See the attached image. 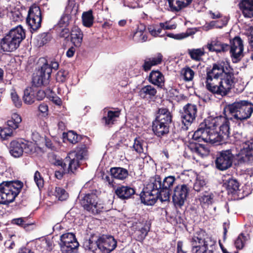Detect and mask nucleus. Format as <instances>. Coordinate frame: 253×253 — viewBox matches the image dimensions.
I'll list each match as a JSON object with an SVG mask.
<instances>
[{"instance_id": "obj_64", "label": "nucleus", "mask_w": 253, "mask_h": 253, "mask_svg": "<svg viewBox=\"0 0 253 253\" xmlns=\"http://www.w3.org/2000/svg\"><path fill=\"white\" fill-rule=\"evenodd\" d=\"M35 91L36 92V99L38 100H42L45 97V94L43 90H39Z\"/></svg>"}, {"instance_id": "obj_16", "label": "nucleus", "mask_w": 253, "mask_h": 253, "mask_svg": "<svg viewBox=\"0 0 253 253\" xmlns=\"http://www.w3.org/2000/svg\"><path fill=\"white\" fill-rule=\"evenodd\" d=\"M75 156L74 153H69L63 161L62 159L56 160L54 165L64 169L66 168L68 173H74L79 165V161L75 158Z\"/></svg>"}, {"instance_id": "obj_9", "label": "nucleus", "mask_w": 253, "mask_h": 253, "mask_svg": "<svg viewBox=\"0 0 253 253\" xmlns=\"http://www.w3.org/2000/svg\"><path fill=\"white\" fill-rule=\"evenodd\" d=\"M235 146L220 152L215 160L216 168L220 170H224L230 168L232 165L233 160L235 159Z\"/></svg>"}, {"instance_id": "obj_17", "label": "nucleus", "mask_w": 253, "mask_h": 253, "mask_svg": "<svg viewBox=\"0 0 253 253\" xmlns=\"http://www.w3.org/2000/svg\"><path fill=\"white\" fill-rule=\"evenodd\" d=\"M229 48L233 62H238L243 56L244 46L241 39L239 37H235L231 41Z\"/></svg>"}, {"instance_id": "obj_27", "label": "nucleus", "mask_w": 253, "mask_h": 253, "mask_svg": "<svg viewBox=\"0 0 253 253\" xmlns=\"http://www.w3.org/2000/svg\"><path fill=\"white\" fill-rule=\"evenodd\" d=\"M115 194L122 200L127 199L135 193L134 190L130 187L120 186L115 189Z\"/></svg>"}, {"instance_id": "obj_58", "label": "nucleus", "mask_w": 253, "mask_h": 253, "mask_svg": "<svg viewBox=\"0 0 253 253\" xmlns=\"http://www.w3.org/2000/svg\"><path fill=\"white\" fill-rule=\"evenodd\" d=\"M67 139L73 144L76 143L80 139V136L74 131H69L67 134Z\"/></svg>"}, {"instance_id": "obj_2", "label": "nucleus", "mask_w": 253, "mask_h": 253, "mask_svg": "<svg viewBox=\"0 0 253 253\" xmlns=\"http://www.w3.org/2000/svg\"><path fill=\"white\" fill-rule=\"evenodd\" d=\"M233 119L219 116L209 117L200 124L193 134L195 140L201 139L206 142L220 145L225 142L230 135V121Z\"/></svg>"}, {"instance_id": "obj_61", "label": "nucleus", "mask_w": 253, "mask_h": 253, "mask_svg": "<svg viewBox=\"0 0 253 253\" xmlns=\"http://www.w3.org/2000/svg\"><path fill=\"white\" fill-rule=\"evenodd\" d=\"M160 26L163 30H172L176 28L175 25H169L168 22L160 23Z\"/></svg>"}, {"instance_id": "obj_54", "label": "nucleus", "mask_w": 253, "mask_h": 253, "mask_svg": "<svg viewBox=\"0 0 253 253\" xmlns=\"http://www.w3.org/2000/svg\"><path fill=\"white\" fill-rule=\"evenodd\" d=\"M12 129L10 127L2 128L0 127V137L2 139H7L12 135Z\"/></svg>"}, {"instance_id": "obj_50", "label": "nucleus", "mask_w": 253, "mask_h": 253, "mask_svg": "<svg viewBox=\"0 0 253 253\" xmlns=\"http://www.w3.org/2000/svg\"><path fill=\"white\" fill-rule=\"evenodd\" d=\"M206 183L204 179L201 177H198L193 185V189L197 192H200L204 189Z\"/></svg>"}, {"instance_id": "obj_20", "label": "nucleus", "mask_w": 253, "mask_h": 253, "mask_svg": "<svg viewBox=\"0 0 253 253\" xmlns=\"http://www.w3.org/2000/svg\"><path fill=\"white\" fill-rule=\"evenodd\" d=\"M98 249L103 253H110L117 246V241L111 236L102 235L98 238Z\"/></svg>"}, {"instance_id": "obj_51", "label": "nucleus", "mask_w": 253, "mask_h": 253, "mask_svg": "<svg viewBox=\"0 0 253 253\" xmlns=\"http://www.w3.org/2000/svg\"><path fill=\"white\" fill-rule=\"evenodd\" d=\"M11 99L14 106L17 108L21 107L22 102L15 90H11L10 92Z\"/></svg>"}, {"instance_id": "obj_14", "label": "nucleus", "mask_w": 253, "mask_h": 253, "mask_svg": "<svg viewBox=\"0 0 253 253\" xmlns=\"http://www.w3.org/2000/svg\"><path fill=\"white\" fill-rule=\"evenodd\" d=\"M26 21L31 30L36 31L41 27L42 14L39 6L33 5L30 7Z\"/></svg>"}, {"instance_id": "obj_28", "label": "nucleus", "mask_w": 253, "mask_h": 253, "mask_svg": "<svg viewBox=\"0 0 253 253\" xmlns=\"http://www.w3.org/2000/svg\"><path fill=\"white\" fill-rule=\"evenodd\" d=\"M163 57V56L161 53H158L154 56L146 59L142 66L143 69L145 71L150 70L152 66L161 64L162 62Z\"/></svg>"}, {"instance_id": "obj_38", "label": "nucleus", "mask_w": 253, "mask_h": 253, "mask_svg": "<svg viewBox=\"0 0 253 253\" xmlns=\"http://www.w3.org/2000/svg\"><path fill=\"white\" fill-rule=\"evenodd\" d=\"M143 26L138 27L134 33L132 37L133 41L135 42H143L147 41V36Z\"/></svg>"}, {"instance_id": "obj_57", "label": "nucleus", "mask_w": 253, "mask_h": 253, "mask_svg": "<svg viewBox=\"0 0 253 253\" xmlns=\"http://www.w3.org/2000/svg\"><path fill=\"white\" fill-rule=\"evenodd\" d=\"M50 40V35L45 33L42 34L38 37L39 45V46H42L47 43Z\"/></svg>"}, {"instance_id": "obj_40", "label": "nucleus", "mask_w": 253, "mask_h": 253, "mask_svg": "<svg viewBox=\"0 0 253 253\" xmlns=\"http://www.w3.org/2000/svg\"><path fill=\"white\" fill-rule=\"evenodd\" d=\"M188 53L190 58L196 61H200L202 60V56L205 54L204 48L188 49Z\"/></svg>"}, {"instance_id": "obj_41", "label": "nucleus", "mask_w": 253, "mask_h": 253, "mask_svg": "<svg viewBox=\"0 0 253 253\" xmlns=\"http://www.w3.org/2000/svg\"><path fill=\"white\" fill-rule=\"evenodd\" d=\"M82 21L84 26L85 27L89 28L92 26L94 22V17L91 10L83 12Z\"/></svg>"}, {"instance_id": "obj_19", "label": "nucleus", "mask_w": 253, "mask_h": 253, "mask_svg": "<svg viewBox=\"0 0 253 253\" xmlns=\"http://www.w3.org/2000/svg\"><path fill=\"white\" fill-rule=\"evenodd\" d=\"M186 151L187 153H192L194 159H196V156L201 157L207 156L210 153L209 149L207 146L193 141H190L188 143L186 148Z\"/></svg>"}, {"instance_id": "obj_43", "label": "nucleus", "mask_w": 253, "mask_h": 253, "mask_svg": "<svg viewBox=\"0 0 253 253\" xmlns=\"http://www.w3.org/2000/svg\"><path fill=\"white\" fill-rule=\"evenodd\" d=\"M21 121L22 119L20 116L14 113L12 115L11 119L7 121V123L8 126L12 129H15L19 127Z\"/></svg>"}, {"instance_id": "obj_21", "label": "nucleus", "mask_w": 253, "mask_h": 253, "mask_svg": "<svg viewBox=\"0 0 253 253\" xmlns=\"http://www.w3.org/2000/svg\"><path fill=\"white\" fill-rule=\"evenodd\" d=\"M207 47L210 52H224L229 49V45L222 42L218 38H212L208 42Z\"/></svg>"}, {"instance_id": "obj_1", "label": "nucleus", "mask_w": 253, "mask_h": 253, "mask_svg": "<svg viewBox=\"0 0 253 253\" xmlns=\"http://www.w3.org/2000/svg\"><path fill=\"white\" fill-rule=\"evenodd\" d=\"M237 82L229 63L222 61L213 64L212 68L207 71L205 86L212 93L224 96L231 91Z\"/></svg>"}, {"instance_id": "obj_11", "label": "nucleus", "mask_w": 253, "mask_h": 253, "mask_svg": "<svg viewBox=\"0 0 253 253\" xmlns=\"http://www.w3.org/2000/svg\"><path fill=\"white\" fill-rule=\"evenodd\" d=\"M33 151L32 144L27 142L23 139L13 140L10 143L9 152L15 158L21 156L24 152L27 154H31Z\"/></svg>"}, {"instance_id": "obj_31", "label": "nucleus", "mask_w": 253, "mask_h": 253, "mask_svg": "<svg viewBox=\"0 0 253 253\" xmlns=\"http://www.w3.org/2000/svg\"><path fill=\"white\" fill-rule=\"evenodd\" d=\"M98 238L96 236H91L89 239L84 240L83 247L86 251L94 253L98 248Z\"/></svg>"}, {"instance_id": "obj_53", "label": "nucleus", "mask_w": 253, "mask_h": 253, "mask_svg": "<svg viewBox=\"0 0 253 253\" xmlns=\"http://www.w3.org/2000/svg\"><path fill=\"white\" fill-rule=\"evenodd\" d=\"M55 196L60 201L65 200L68 197V194L66 191L60 187H56Z\"/></svg>"}, {"instance_id": "obj_44", "label": "nucleus", "mask_w": 253, "mask_h": 253, "mask_svg": "<svg viewBox=\"0 0 253 253\" xmlns=\"http://www.w3.org/2000/svg\"><path fill=\"white\" fill-rule=\"evenodd\" d=\"M69 153H74L75 154V158L78 160H82L85 159L87 154L86 147L84 146L77 147L74 151L70 152Z\"/></svg>"}, {"instance_id": "obj_56", "label": "nucleus", "mask_w": 253, "mask_h": 253, "mask_svg": "<svg viewBox=\"0 0 253 253\" xmlns=\"http://www.w3.org/2000/svg\"><path fill=\"white\" fill-rule=\"evenodd\" d=\"M27 218L26 217H20L15 218L12 220L11 223L13 224H16L24 228L30 225H32V223H26Z\"/></svg>"}, {"instance_id": "obj_4", "label": "nucleus", "mask_w": 253, "mask_h": 253, "mask_svg": "<svg viewBox=\"0 0 253 253\" xmlns=\"http://www.w3.org/2000/svg\"><path fill=\"white\" fill-rule=\"evenodd\" d=\"M231 119L241 122L250 118L253 113V104L248 100H239L229 104L227 107Z\"/></svg>"}, {"instance_id": "obj_6", "label": "nucleus", "mask_w": 253, "mask_h": 253, "mask_svg": "<svg viewBox=\"0 0 253 253\" xmlns=\"http://www.w3.org/2000/svg\"><path fill=\"white\" fill-rule=\"evenodd\" d=\"M192 253H213L216 241L201 232L194 235L191 240Z\"/></svg>"}, {"instance_id": "obj_29", "label": "nucleus", "mask_w": 253, "mask_h": 253, "mask_svg": "<svg viewBox=\"0 0 253 253\" xmlns=\"http://www.w3.org/2000/svg\"><path fill=\"white\" fill-rule=\"evenodd\" d=\"M171 11L178 12L190 4L192 0H168Z\"/></svg>"}, {"instance_id": "obj_49", "label": "nucleus", "mask_w": 253, "mask_h": 253, "mask_svg": "<svg viewBox=\"0 0 253 253\" xmlns=\"http://www.w3.org/2000/svg\"><path fill=\"white\" fill-rule=\"evenodd\" d=\"M169 191L170 190L163 188V187L159 189L158 199H160L161 202L169 201L170 196Z\"/></svg>"}, {"instance_id": "obj_63", "label": "nucleus", "mask_w": 253, "mask_h": 253, "mask_svg": "<svg viewBox=\"0 0 253 253\" xmlns=\"http://www.w3.org/2000/svg\"><path fill=\"white\" fill-rule=\"evenodd\" d=\"M70 32L69 29L68 28H63L62 29L61 31L59 34V36L61 38H64L65 39H67L69 37L70 35Z\"/></svg>"}, {"instance_id": "obj_62", "label": "nucleus", "mask_w": 253, "mask_h": 253, "mask_svg": "<svg viewBox=\"0 0 253 253\" xmlns=\"http://www.w3.org/2000/svg\"><path fill=\"white\" fill-rule=\"evenodd\" d=\"M39 110L44 115L47 114L48 110V106L46 103H42L39 106Z\"/></svg>"}, {"instance_id": "obj_7", "label": "nucleus", "mask_w": 253, "mask_h": 253, "mask_svg": "<svg viewBox=\"0 0 253 253\" xmlns=\"http://www.w3.org/2000/svg\"><path fill=\"white\" fill-rule=\"evenodd\" d=\"M160 182L156 181L149 183L141 195V201L145 205L152 206L154 205L158 199L159 189L160 188Z\"/></svg>"}, {"instance_id": "obj_30", "label": "nucleus", "mask_w": 253, "mask_h": 253, "mask_svg": "<svg viewBox=\"0 0 253 253\" xmlns=\"http://www.w3.org/2000/svg\"><path fill=\"white\" fill-rule=\"evenodd\" d=\"M240 5L245 17L251 18L253 17V0H242Z\"/></svg>"}, {"instance_id": "obj_48", "label": "nucleus", "mask_w": 253, "mask_h": 253, "mask_svg": "<svg viewBox=\"0 0 253 253\" xmlns=\"http://www.w3.org/2000/svg\"><path fill=\"white\" fill-rule=\"evenodd\" d=\"M181 75L185 81H191L194 76V72L189 67L183 68L181 71Z\"/></svg>"}, {"instance_id": "obj_12", "label": "nucleus", "mask_w": 253, "mask_h": 253, "mask_svg": "<svg viewBox=\"0 0 253 253\" xmlns=\"http://www.w3.org/2000/svg\"><path fill=\"white\" fill-rule=\"evenodd\" d=\"M81 204L84 209L94 214L99 213L103 209L97 196L93 193L85 194L81 199Z\"/></svg>"}, {"instance_id": "obj_52", "label": "nucleus", "mask_w": 253, "mask_h": 253, "mask_svg": "<svg viewBox=\"0 0 253 253\" xmlns=\"http://www.w3.org/2000/svg\"><path fill=\"white\" fill-rule=\"evenodd\" d=\"M227 21H212L208 25L205 27L206 31L209 30L213 27L222 28L227 24Z\"/></svg>"}, {"instance_id": "obj_26", "label": "nucleus", "mask_w": 253, "mask_h": 253, "mask_svg": "<svg viewBox=\"0 0 253 253\" xmlns=\"http://www.w3.org/2000/svg\"><path fill=\"white\" fill-rule=\"evenodd\" d=\"M71 42L75 46L79 47L81 45L83 38V33L81 30L77 26H73L71 30Z\"/></svg>"}, {"instance_id": "obj_25", "label": "nucleus", "mask_w": 253, "mask_h": 253, "mask_svg": "<svg viewBox=\"0 0 253 253\" xmlns=\"http://www.w3.org/2000/svg\"><path fill=\"white\" fill-rule=\"evenodd\" d=\"M169 127L162 122L154 120L153 122L152 130L158 137H162L167 135L169 132Z\"/></svg>"}, {"instance_id": "obj_8", "label": "nucleus", "mask_w": 253, "mask_h": 253, "mask_svg": "<svg viewBox=\"0 0 253 253\" xmlns=\"http://www.w3.org/2000/svg\"><path fill=\"white\" fill-rule=\"evenodd\" d=\"M235 160L238 164L252 165L253 164V143L247 142L243 144L239 151L235 147Z\"/></svg>"}, {"instance_id": "obj_23", "label": "nucleus", "mask_w": 253, "mask_h": 253, "mask_svg": "<svg viewBox=\"0 0 253 253\" xmlns=\"http://www.w3.org/2000/svg\"><path fill=\"white\" fill-rule=\"evenodd\" d=\"M155 120L162 122L169 127L172 122V115L168 109L161 108L158 110Z\"/></svg>"}, {"instance_id": "obj_59", "label": "nucleus", "mask_w": 253, "mask_h": 253, "mask_svg": "<svg viewBox=\"0 0 253 253\" xmlns=\"http://www.w3.org/2000/svg\"><path fill=\"white\" fill-rule=\"evenodd\" d=\"M34 180L38 188L40 189L43 186L44 181L41 173L36 171L34 174Z\"/></svg>"}, {"instance_id": "obj_15", "label": "nucleus", "mask_w": 253, "mask_h": 253, "mask_svg": "<svg viewBox=\"0 0 253 253\" xmlns=\"http://www.w3.org/2000/svg\"><path fill=\"white\" fill-rule=\"evenodd\" d=\"M189 191V188L186 184H179L174 188L172 197L175 207L181 208L183 206Z\"/></svg>"}, {"instance_id": "obj_3", "label": "nucleus", "mask_w": 253, "mask_h": 253, "mask_svg": "<svg viewBox=\"0 0 253 253\" xmlns=\"http://www.w3.org/2000/svg\"><path fill=\"white\" fill-rule=\"evenodd\" d=\"M25 38L24 30L21 25H18L0 39V49L4 52H13L19 47Z\"/></svg>"}, {"instance_id": "obj_35", "label": "nucleus", "mask_w": 253, "mask_h": 253, "mask_svg": "<svg viewBox=\"0 0 253 253\" xmlns=\"http://www.w3.org/2000/svg\"><path fill=\"white\" fill-rule=\"evenodd\" d=\"M156 181H159V182H160V188L163 187V188L170 190V188L174 183L175 177L174 176H168L166 177L163 182H162L161 178L159 176H157L155 177V178L151 181L155 182Z\"/></svg>"}, {"instance_id": "obj_5", "label": "nucleus", "mask_w": 253, "mask_h": 253, "mask_svg": "<svg viewBox=\"0 0 253 253\" xmlns=\"http://www.w3.org/2000/svg\"><path fill=\"white\" fill-rule=\"evenodd\" d=\"M23 183L20 181H3L0 184V204L7 205L13 202L20 193Z\"/></svg>"}, {"instance_id": "obj_45", "label": "nucleus", "mask_w": 253, "mask_h": 253, "mask_svg": "<svg viewBox=\"0 0 253 253\" xmlns=\"http://www.w3.org/2000/svg\"><path fill=\"white\" fill-rule=\"evenodd\" d=\"M145 143V142L140 138H136L134 140L133 148L137 153L145 155L144 147Z\"/></svg>"}, {"instance_id": "obj_46", "label": "nucleus", "mask_w": 253, "mask_h": 253, "mask_svg": "<svg viewBox=\"0 0 253 253\" xmlns=\"http://www.w3.org/2000/svg\"><path fill=\"white\" fill-rule=\"evenodd\" d=\"M120 113L118 111H109L108 112L107 116L104 117L103 120L105 121L106 125H111L114 124V122L116 121Z\"/></svg>"}, {"instance_id": "obj_37", "label": "nucleus", "mask_w": 253, "mask_h": 253, "mask_svg": "<svg viewBox=\"0 0 253 253\" xmlns=\"http://www.w3.org/2000/svg\"><path fill=\"white\" fill-rule=\"evenodd\" d=\"M110 173L114 178L120 180H124L128 176L127 170L120 167L111 168Z\"/></svg>"}, {"instance_id": "obj_13", "label": "nucleus", "mask_w": 253, "mask_h": 253, "mask_svg": "<svg viewBox=\"0 0 253 253\" xmlns=\"http://www.w3.org/2000/svg\"><path fill=\"white\" fill-rule=\"evenodd\" d=\"M51 71L48 63H44L33 77V83L37 86H45L49 83Z\"/></svg>"}, {"instance_id": "obj_47", "label": "nucleus", "mask_w": 253, "mask_h": 253, "mask_svg": "<svg viewBox=\"0 0 253 253\" xmlns=\"http://www.w3.org/2000/svg\"><path fill=\"white\" fill-rule=\"evenodd\" d=\"M148 31L150 34L153 37H162L166 33V32H163L162 27L160 26V23L159 25L150 26L148 28Z\"/></svg>"}, {"instance_id": "obj_55", "label": "nucleus", "mask_w": 253, "mask_h": 253, "mask_svg": "<svg viewBox=\"0 0 253 253\" xmlns=\"http://www.w3.org/2000/svg\"><path fill=\"white\" fill-rule=\"evenodd\" d=\"M246 240V237L243 233L240 234L234 242L236 248L238 249H242Z\"/></svg>"}, {"instance_id": "obj_10", "label": "nucleus", "mask_w": 253, "mask_h": 253, "mask_svg": "<svg viewBox=\"0 0 253 253\" xmlns=\"http://www.w3.org/2000/svg\"><path fill=\"white\" fill-rule=\"evenodd\" d=\"M59 245L62 253H73L77 250L79 243L74 234L68 232L60 236Z\"/></svg>"}, {"instance_id": "obj_36", "label": "nucleus", "mask_w": 253, "mask_h": 253, "mask_svg": "<svg viewBox=\"0 0 253 253\" xmlns=\"http://www.w3.org/2000/svg\"><path fill=\"white\" fill-rule=\"evenodd\" d=\"M214 194L211 192L205 191L199 196V200L202 206L212 205L214 202Z\"/></svg>"}, {"instance_id": "obj_42", "label": "nucleus", "mask_w": 253, "mask_h": 253, "mask_svg": "<svg viewBox=\"0 0 253 253\" xmlns=\"http://www.w3.org/2000/svg\"><path fill=\"white\" fill-rule=\"evenodd\" d=\"M196 33V30L192 29H188L185 32L179 33L177 34H173L172 33H169L167 34V37L174 39L175 40H181L188 37L189 36L193 35Z\"/></svg>"}, {"instance_id": "obj_33", "label": "nucleus", "mask_w": 253, "mask_h": 253, "mask_svg": "<svg viewBox=\"0 0 253 253\" xmlns=\"http://www.w3.org/2000/svg\"><path fill=\"white\" fill-rule=\"evenodd\" d=\"M156 89L151 85L143 86L139 91V96L142 98L151 99L157 94Z\"/></svg>"}, {"instance_id": "obj_18", "label": "nucleus", "mask_w": 253, "mask_h": 253, "mask_svg": "<svg viewBox=\"0 0 253 253\" xmlns=\"http://www.w3.org/2000/svg\"><path fill=\"white\" fill-rule=\"evenodd\" d=\"M197 112V107L195 104L188 103L183 107L181 119L182 123L186 127L195 120Z\"/></svg>"}, {"instance_id": "obj_24", "label": "nucleus", "mask_w": 253, "mask_h": 253, "mask_svg": "<svg viewBox=\"0 0 253 253\" xmlns=\"http://www.w3.org/2000/svg\"><path fill=\"white\" fill-rule=\"evenodd\" d=\"M148 81L159 88H163L165 84V78L163 74L158 70L152 71L149 76Z\"/></svg>"}, {"instance_id": "obj_34", "label": "nucleus", "mask_w": 253, "mask_h": 253, "mask_svg": "<svg viewBox=\"0 0 253 253\" xmlns=\"http://www.w3.org/2000/svg\"><path fill=\"white\" fill-rule=\"evenodd\" d=\"M223 182L228 193L234 194L239 190L240 184L236 179L230 177L227 180H223Z\"/></svg>"}, {"instance_id": "obj_39", "label": "nucleus", "mask_w": 253, "mask_h": 253, "mask_svg": "<svg viewBox=\"0 0 253 253\" xmlns=\"http://www.w3.org/2000/svg\"><path fill=\"white\" fill-rule=\"evenodd\" d=\"M36 92L32 87H27L24 91L23 100L28 105L33 104L36 99Z\"/></svg>"}, {"instance_id": "obj_60", "label": "nucleus", "mask_w": 253, "mask_h": 253, "mask_svg": "<svg viewBox=\"0 0 253 253\" xmlns=\"http://www.w3.org/2000/svg\"><path fill=\"white\" fill-rule=\"evenodd\" d=\"M68 72L65 70L59 71L56 76V79L57 82H64L66 81Z\"/></svg>"}, {"instance_id": "obj_32", "label": "nucleus", "mask_w": 253, "mask_h": 253, "mask_svg": "<svg viewBox=\"0 0 253 253\" xmlns=\"http://www.w3.org/2000/svg\"><path fill=\"white\" fill-rule=\"evenodd\" d=\"M75 0H69V3L68 6L66 7L67 13L64 14L60 18L58 25L60 27H65L69 24V21L70 19V15L69 13L71 12L72 9L75 6Z\"/></svg>"}, {"instance_id": "obj_22", "label": "nucleus", "mask_w": 253, "mask_h": 253, "mask_svg": "<svg viewBox=\"0 0 253 253\" xmlns=\"http://www.w3.org/2000/svg\"><path fill=\"white\" fill-rule=\"evenodd\" d=\"M150 228V225L146 221L138 223L136 225L134 232V237L135 240L140 242H143L147 236Z\"/></svg>"}]
</instances>
